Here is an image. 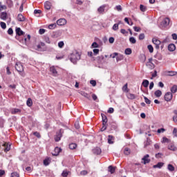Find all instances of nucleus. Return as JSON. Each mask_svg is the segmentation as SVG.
<instances>
[{
    "instance_id": "f257e3e1",
    "label": "nucleus",
    "mask_w": 177,
    "mask_h": 177,
    "mask_svg": "<svg viewBox=\"0 0 177 177\" xmlns=\"http://www.w3.org/2000/svg\"><path fill=\"white\" fill-rule=\"evenodd\" d=\"M81 59V55L80 53L75 51L71 55L70 60L73 64H75L78 60Z\"/></svg>"
},
{
    "instance_id": "f03ea898",
    "label": "nucleus",
    "mask_w": 177,
    "mask_h": 177,
    "mask_svg": "<svg viewBox=\"0 0 177 177\" xmlns=\"http://www.w3.org/2000/svg\"><path fill=\"white\" fill-rule=\"evenodd\" d=\"M15 69L17 70V71H18V73H19L21 77H25L26 73H24V68L23 67V65L21 64V63L17 62L15 64Z\"/></svg>"
},
{
    "instance_id": "7ed1b4c3",
    "label": "nucleus",
    "mask_w": 177,
    "mask_h": 177,
    "mask_svg": "<svg viewBox=\"0 0 177 177\" xmlns=\"http://www.w3.org/2000/svg\"><path fill=\"white\" fill-rule=\"evenodd\" d=\"M170 21L171 20L169 19V18L168 17L165 18L159 25L160 28H162V29L167 28V27L169 26Z\"/></svg>"
},
{
    "instance_id": "20e7f679",
    "label": "nucleus",
    "mask_w": 177,
    "mask_h": 177,
    "mask_svg": "<svg viewBox=\"0 0 177 177\" xmlns=\"http://www.w3.org/2000/svg\"><path fill=\"white\" fill-rule=\"evenodd\" d=\"M62 136H63V129H60L59 131L56 133L55 137V142H59L60 139H62Z\"/></svg>"
},
{
    "instance_id": "39448f33",
    "label": "nucleus",
    "mask_w": 177,
    "mask_h": 177,
    "mask_svg": "<svg viewBox=\"0 0 177 177\" xmlns=\"http://www.w3.org/2000/svg\"><path fill=\"white\" fill-rule=\"evenodd\" d=\"M152 42L156 45V49H160V45H161V41L157 39V38H153L152 39Z\"/></svg>"
},
{
    "instance_id": "423d86ee",
    "label": "nucleus",
    "mask_w": 177,
    "mask_h": 177,
    "mask_svg": "<svg viewBox=\"0 0 177 177\" xmlns=\"http://www.w3.org/2000/svg\"><path fill=\"white\" fill-rule=\"evenodd\" d=\"M172 93L171 92H167L165 93V100H166V102H171V100H172Z\"/></svg>"
},
{
    "instance_id": "0eeeda50",
    "label": "nucleus",
    "mask_w": 177,
    "mask_h": 177,
    "mask_svg": "<svg viewBox=\"0 0 177 177\" xmlns=\"http://www.w3.org/2000/svg\"><path fill=\"white\" fill-rule=\"evenodd\" d=\"M106 6H106V4L100 6V7L97 8V12H98L100 15H104V10H105Z\"/></svg>"
},
{
    "instance_id": "6e6552de",
    "label": "nucleus",
    "mask_w": 177,
    "mask_h": 177,
    "mask_svg": "<svg viewBox=\"0 0 177 177\" xmlns=\"http://www.w3.org/2000/svg\"><path fill=\"white\" fill-rule=\"evenodd\" d=\"M149 157H150V156H149V154H147L142 158V161H143L142 163H144L145 165L150 162V158H149Z\"/></svg>"
},
{
    "instance_id": "1a4fd4ad",
    "label": "nucleus",
    "mask_w": 177,
    "mask_h": 177,
    "mask_svg": "<svg viewBox=\"0 0 177 177\" xmlns=\"http://www.w3.org/2000/svg\"><path fill=\"white\" fill-rule=\"evenodd\" d=\"M67 21L65 19H59L57 21V24L58 26H64V24H66Z\"/></svg>"
},
{
    "instance_id": "9d476101",
    "label": "nucleus",
    "mask_w": 177,
    "mask_h": 177,
    "mask_svg": "<svg viewBox=\"0 0 177 177\" xmlns=\"http://www.w3.org/2000/svg\"><path fill=\"white\" fill-rule=\"evenodd\" d=\"M61 151H62V149L57 147L55 148L54 152L52 154L53 156H57L59 154H60Z\"/></svg>"
},
{
    "instance_id": "9b49d317",
    "label": "nucleus",
    "mask_w": 177,
    "mask_h": 177,
    "mask_svg": "<svg viewBox=\"0 0 177 177\" xmlns=\"http://www.w3.org/2000/svg\"><path fill=\"white\" fill-rule=\"evenodd\" d=\"M168 149L171 150V151H176L177 147L175 146V144L174 143H170L168 145Z\"/></svg>"
},
{
    "instance_id": "f8f14e48",
    "label": "nucleus",
    "mask_w": 177,
    "mask_h": 177,
    "mask_svg": "<svg viewBox=\"0 0 177 177\" xmlns=\"http://www.w3.org/2000/svg\"><path fill=\"white\" fill-rule=\"evenodd\" d=\"M93 154H96L97 156H99V154H101L102 149L100 147H95L93 149Z\"/></svg>"
},
{
    "instance_id": "ddd939ff",
    "label": "nucleus",
    "mask_w": 177,
    "mask_h": 177,
    "mask_svg": "<svg viewBox=\"0 0 177 177\" xmlns=\"http://www.w3.org/2000/svg\"><path fill=\"white\" fill-rule=\"evenodd\" d=\"M15 32L17 35H19V37L24 35V32H23V30H21V28H16Z\"/></svg>"
},
{
    "instance_id": "4468645a",
    "label": "nucleus",
    "mask_w": 177,
    "mask_h": 177,
    "mask_svg": "<svg viewBox=\"0 0 177 177\" xmlns=\"http://www.w3.org/2000/svg\"><path fill=\"white\" fill-rule=\"evenodd\" d=\"M50 71L55 77L57 75V71H56V68H55V66L50 67Z\"/></svg>"
},
{
    "instance_id": "2eb2a0df",
    "label": "nucleus",
    "mask_w": 177,
    "mask_h": 177,
    "mask_svg": "<svg viewBox=\"0 0 177 177\" xmlns=\"http://www.w3.org/2000/svg\"><path fill=\"white\" fill-rule=\"evenodd\" d=\"M3 146L5 147L4 148L5 153H8V151H9L10 150V145H9L8 143H4L3 145Z\"/></svg>"
},
{
    "instance_id": "dca6fc26",
    "label": "nucleus",
    "mask_w": 177,
    "mask_h": 177,
    "mask_svg": "<svg viewBox=\"0 0 177 177\" xmlns=\"http://www.w3.org/2000/svg\"><path fill=\"white\" fill-rule=\"evenodd\" d=\"M175 49H176V46H175V44H171L168 46V50H169V52H174Z\"/></svg>"
},
{
    "instance_id": "f3484780",
    "label": "nucleus",
    "mask_w": 177,
    "mask_h": 177,
    "mask_svg": "<svg viewBox=\"0 0 177 177\" xmlns=\"http://www.w3.org/2000/svg\"><path fill=\"white\" fill-rule=\"evenodd\" d=\"M0 19H1V20H6V19H8V13L5 12H1L0 15Z\"/></svg>"
},
{
    "instance_id": "a211bd4d",
    "label": "nucleus",
    "mask_w": 177,
    "mask_h": 177,
    "mask_svg": "<svg viewBox=\"0 0 177 177\" xmlns=\"http://www.w3.org/2000/svg\"><path fill=\"white\" fill-rule=\"evenodd\" d=\"M17 20H18V21H25L26 17H24V16H23V14H19L17 16Z\"/></svg>"
},
{
    "instance_id": "6ab92c4d",
    "label": "nucleus",
    "mask_w": 177,
    "mask_h": 177,
    "mask_svg": "<svg viewBox=\"0 0 177 177\" xmlns=\"http://www.w3.org/2000/svg\"><path fill=\"white\" fill-rule=\"evenodd\" d=\"M50 6H52V3L49 1H46L44 3V8L45 9H46L47 10H49L50 9Z\"/></svg>"
},
{
    "instance_id": "aec40b11",
    "label": "nucleus",
    "mask_w": 177,
    "mask_h": 177,
    "mask_svg": "<svg viewBox=\"0 0 177 177\" xmlns=\"http://www.w3.org/2000/svg\"><path fill=\"white\" fill-rule=\"evenodd\" d=\"M102 118V125H106L107 124V116L104 114H101Z\"/></svg>"
},
{
    "instance_id": "412c9836",
    "label": "nucleus",
    "mask_w": 177,
    "mask_h": 177,
    "mask_svg": "<svg viewBox=\"0 0 177 177\" xmlns=\"http://www.w3.org/2000/svg\"><path fill=\"white\" fill-rule=\"evenodd\" d=\"M108 171L109 172H110L111 174H114L115 172V167L110 165L108 167Z\"/></svg>"
},
{
    "instance_id": "4be33fe9",
    "label": "nucleus",
    "mask_w": 177,
    "mask_h": 177,
    "mask_svg": "<svg viewBox=\"0 0 177 177\" xmlns=\"http://www.w3.org/2000/svg\"><path fill=\"white\" fill-rule=\"evenodd\" d=\"M113 140H114V137H113V136H108V143L109 145H113V143H114V142Z\"/></svg>"
},
{
    "instance_id": "5701e85b",
    "label": "nucleus",
    "mask_w": 177,
    "mask_h": 177,
    "mask_svg": "<svg viewBox=\"0 0 177 177\" xmlns=\"http://www.w3.org/2000/svg\"><path fill=\"white\" fill-rule=\"evenodd\" d=\"M121 60H124V55L120 54L117 55L116 57V62H121Z\"/></svg>"
},
{
    "instance_id": "b1692460",
    "label": "nucleus",
    "mask_w": 177,
    "mask_h": 177,
    "mask_svg": "<svg viewBox=\"0 0 177 177\" xmlns=\"http://www.w3.org/2000/svg\"><path fill=\"white\" fill-rule=\"evenodd\" d=\"M149 80H144L142 83V85L144 88H147V86H149Z\"/></svg>"
},
{
    "instance_id": "393cba45",
    "label": "nucleus",
    "mask_w": 177,
    "mask_h": 177,
    "mask_svg": "<svg viewBox=\"0 0 177 177\" xmlns=\"http://www.w3.org/2000/svg\"><path fill=\"white\" fill-rule=\"evenodd\" d=\"M164 166V162H158L157 165H153V168H162Z\"/></svg>"
},
{
    "instance_id": "a878e982",
    "label": "nucleus",
    "mask_w": 177,
    "mask_h": 177,
    "mask_svg": "<svg viewBox=\"0 0 177 177\" xmlns=\"http://www.w3.org/2000/svg\"><path fill=\"white\" fill-rule=\"evenodd\" d=\"M154 95L156 97H160L161 95H162V92L160 90H157L155 91Z\"/></svg>"
},
{
    "instance_id": "bb28decb",
    "label": "nucleus",
    "mask_w": 177,
    "mask_h": 177,
    "mask_svg": "<svg viewBox=\"0 0 177 177\" xmlns=\"http://www.w3.org/2000/svg\"><path fill=\"white\" fill-rule=\"evenodd\" d=\"M82 96H84V97H86V99H88V100H91V95L85 92H82L81 93Z\"/></svg>"
},
{
    "instance_id": "cd10ccee",
    "label": "nucleus",
    "mask_w": 177,
    "mask_h": 177,
    "mask_svg": "<svg viewBox=\"0 0 177 177\" xmlns=\"http://www.w3.org/2000/svg\"><path fill=\"white\" fill-rule=\"evenodd\" d=\"M170 142L171 140L167 138V137H163L161 140V143H169Z\"/></svg>"
},
{
    "instance_id": "c85d7f7f",
    "label": "nucleus",
    "mask_w": 177,
    "mask_h": 177,
    "mask_svg": "<svg viewBox=\"0 0 177 177\" xmlns=\"http://www.w3.org/2000/svg\"><path fill=\"white\" fill-rule=\"evenodd\" d=\"M69 149H71V150H74L75 149H77V144H75V143L70 144Z\"/></svg>"
},
{
    "instance_id": "c756f323",
    "label": "nucleus",
    "mask_w": 177,
    "mask_h": 177,
    "mask_svg": "<svg viewBox=\"0 0 177 177\" xmlns=\"http://www.w3.org/2000/svg\"><path fill=\"white\" fill-rule=\"evenodd\" d=\"M124 154H125V156H129V154H131V149L125 148L124 150Z\"/></svg>"
},
{
    "instance_id": "7c9ffc66",
    "label": "nucleus",
    "mask_w": 177,
    "mask_h": 177,
    "mask_svg": "<svg viewBox=\"0 0 177 177\" xmlns=\"http://www.w3.org/2000/svg\"><path fill=\"white\" fill-rule=\"evenodd\" d=\"M167 169H169L170 171V172H172V171H175V167L172 165L169 164L167 166Z\"/></svg>"
},
{
    "instance_id": "2f4dec72",
    "label": "nucleus",
    "mask_w": 177,
    "mask_h": 177,
    "mask_svg": "<svg viewBox=\"0 0 177 177\" xmlns=\"http://www.w3.org/2000/svg\"><path fill=\"white\" fill-rule=\"evenodd\" d=\"M171 93H176L177 92V86L174 85L171 88Z\"/></svg>"
},
{
    "instance_id": "473e14b6",
    "label": "nucleus",
    "mask_w": 177,
    "mask_h": 177,
    "mask_svg": "<svg viewBox=\"0 0 177 177\" xmlns=\"http://www.w3.org/2000/svg\"><path fill=\"white\" fill-rule=\"evenodd\" d=\"M26 104L28 107H31V106H32V100H31V98H28L26 102Z\"/></svg>"
},
{
    "instance_id": "72a5a7b5",
    "label": "nucleus",
    "mask_w": 177,
    "mask_h": 177,
    "mask_svg": "<svg viewBox=\"0 0 177 177\" xmlns=\"http://www.w3.org/2000/svg\"><path fill=\"white\" fill-rule=\"evenodd\" d=\"M6 6L2 5V2H0V12H2V10H6Z\"/></svg>"
},
{
    "instance_id": "f704fd0d",
    "label": "nucleus",
    "mask_w": 177,
    "mask_h": 177,
    "mask_svg": "<svg viewBox=\"0 0 177 177\" xmlns=\"http://www.w3.org/2000/svg\"><path fill=\"white\" fill-rule=\"evenodd\" d=\"M49 164H50V160H49V158H46L44 160V165L46 167L49 165Z\"/></svg>"
},
{
    "instance_id": "c9c22d12",
    "label": "nucleus",
    "mask_w": 177,
    "mask_h": 177,
    "mask_svg": "<svg viewBox=\"0 0 177 177\" xmlns=\"http://www.w3.org/2000/svg\"><path fill=\"white\" fill-rule=\"evenodd\" d=\"M21 111L19 109H14L12 110V114H17V113H21Z\"/></svg>"
},
{
    "instance_id": "e433bc0d",
    "label": "nucleus",
    "mask_w": 177,
    "mask_h": 177,
    "mask_svg": "<svg viewBox=\"0 0 177 177\" xmlns=\"http://www.w3.org/2000/svg\"><path fill=\"white\" fill-rule=\"evenodd\" d=\"M125 55H131L132 53V49L126 48L124 50Z\"/></svg>"
},
{
    "instance_id": "4c0bfd02",
    "label": "nucleus",
    "mask_w": 177,
    "mask_h": 177,
    "mask_svg": "<svg viewBox=\"0 0 177 177\" xmlns=\"http://www.w3.org/2000/svg\"><path fill=\"white\" fill-rule=\"evenodd\" d=\"M147 48L149 50L150 53H153V52H154V48H153V46L151 45H148L147 46Z\"/></svg>"
},
{
    "instance_id": "58836bf2",
    "label": "nucleus",
    "mask_w": 177,
    "mask_h": 177,
    "mask_svg": "<svg viewBox=\"0 0 177 177\" xmlns=\"http://www.w3.org/2000/svg\"><path fill=\"white\" fill-rule=\"evenodd\" d=\"M127 97H128L129 99L133 100V99H135L136 97L135 96L134 94L129 93V94L127 95Z\"/></svg>"
},
{
    "instance_id": "ea45409f",
    "label": "nucleus",
    "mask_w": 177,
    "mask_h": 177,
    "mask_svg": "<svg viewBox=\"0 0 177 177\" xmlns=\"http://www.w3.org/2000/svg\"><path fill=\"white\" fill-rule=\"evenodd\" d=\"M48 28L50 30H53L55 28H56V24H51L48 26Z\"/></svg>"
},
{
    "instance_id": "a19ab883",
    "label": "nucleus",
    "mask_w": 177,
    "mask_h": 177,
    "mask_svg": "<svg viewBox=\"0 0 177 177\" xmlns=\"http://www.w3.org/2000/svg\"><path fill=\"white\" fill-rule=\"evenodd\" d=\"M118 24H115L112 27V30H113V31H117L118 30Z\"/></svg>"
},
{
    "instance_id": "79ce46f5",
    "label": "nucleus",
    "mask_w": 177,
    "mask_h": 177,
    "mask_svg": "<svg viewBox=\"0 0 177 177\" xmlns=\"http://www.w3.org/2000/svg\"><path fill=\"white\" fill-rule=\"evenodd\" d=\"M129 41L131 44H136V39H135L133 37H130Z\"/></svg>"
},
{
    "instance_id": "37998d69",
    "label": "nucleus",
    "mask_w": 177,
    "mask_h": 177,
    "mask_svg": "<svg viewBox=\"0 0 177 177\" xmlns=\"http://www.w3.org/2000/svg\"><path fill=\"white\" fill-rule=\"evenodd\" d=\"M93 52L94 56H96V55H99L100 50L97 48H95L93 50Z\"/></svg>"
},
{
    "instance_id": "c03bdc74",
    "label": "nucleus",
    "mask_w": 177,
    "mask_h": 177,
    "mask_svg": "<svg viewBox=\"0 0 177 177\" xmlns=\"http://www.w3.org/2000/svg\"><path fill=\"white\" fill-rule=\"evenodd\" d=\"M145 102L147 104H150L151 103V100H149L147 97H144Z\"/></svg>"
},
{
    "instance_id": "a18cd8bd",
    "label": "nucleus",
    "mask_w": 177,
    "mask_h": 177,
    "mask_svg": "<svg viewBox=\"0 0 177 177\" xmlns=\"http://www.w3.org/2000/svg\"><path fill=\"white\" fill-rule=\"evenodd\" d=\"M0 26L3 30L6 28V24L5 22H0Z\"/></svg>"
},
{
    "instance_id": "49530a36",
    "label": "nucleus",
    "mask_w": 177,
    "mask_h": 177,
    "mask_svg": "<svg viewBox=\"0 0 177 177\" xmlns=\"http://www.w3.org/2000/svg\"><path fill=\"white\" fill-rule=\"evenodd\" d=\"M140 9L141 12H146L147 10L146 7L142 4L140 6Z\"/></svg>"
},
{
    "instance_id": "de8ad7c7",
    "label": "nucleus",
    "mask_w": 177,
    "mask_h": 177,
    "mask_svg": "<svg viewBox=\"0 0 177 177\" xmlns=\"http://www.w3.org/2000/svg\"><path fill=\"white\" fill-rule=\"evenodd\" d=\"M165 132V129L161 128L157 130L158 133H164Z\"/></svg>"
},
{
    "instance_id": "09e8293b",
    "label": "nucleus",
    "mask_w": 177,
    "mask_h": 177,
    "mask_svg": "<svg viewBox=\"0 0 177 177\" xmlns=\"http://www.w3.org/2000/svg\"><path fill=\"white\" fill-rule=\"evenodd\" d=\"M11 177H20V175L17 172H13L11 174Z\"/></svg>"
},
{
    "instance_id": "8fccbe9b",
    "label": "nucleus",
    "mask_w": 177,
    "mask_h": 177,
    "mask_svg": "<svg viewBox=\"0 0 177 177\" xmlns=\"http://www.w3.org/2000/svg\"><path fill=\"white\" fill-rule=\"evenodd\" d=\"M8 35H13V29L12 28H10L8 30Z\"/></svg>"
},
{
    "instance_id": "3c124183",
    "label": "nucleus",
    "mask_w": 177,
    "mask_h": 177,
    "mask_svg": "<svg viewBox=\"0 0 177 177\" xmlns=\"http://www.w3.org/2000/svg\"><path fill=\"white\" fill-rule=\"evenodd\" d=\"M33 135H34L35 136H36V138H38V139H39V138H41V134H39V133L37 132V131L34 132V133H33Z\"/></svg>"
},
{
    "instance_id": "603ef678",
    "label": "nucleus",
    "mask_w": 177,
    "mask_h": 177,
    "mask_svg": "<svg viewBox=\"0 0 177 177\" xmlns=\"http://www.w3.org/2000/svg\"><path fill=\"white\" fill-rule=\"evenodd\" d=\"M116 56H118V53H113V54L110 55V57H112V59H115Z\"/></svg>"
},
{
    "instance_id": "864d4df0",
    "label": "nucleus",
    "mask_w": 177,
    "mask_h": 177,
    "mask_svg": "<svg viewBox=\"0 0 177 177\" xmlns=\"http://www.w3.org/2000/svg\"><path fill=\"white\" fill-rule=\"evenodd\" d=\"M91 48H99V44L96 42H93L91 45Z\"/></svg>"
},
{
    "instance_id": "5fc2aeb1",
    "label": "nucleus",
    "mask_w": 177,
    "mask_h": 177,
    "mask_svg": "<svg viewBox=\"0 0 177 177\" xmlns=\"http://www.w3.org/2000/svg\"><path fill=\"white\" fill-rule=\"evenodd\" d=\"M133 30H134V31H136V32H140L141 28H139V27H138V26H134V27H133Z\"/></svg>"
},
{
    "instance_id": "6e6d98bb",
    "label": "nucleus",
    "mask_w": 177,
    "mask_h": 177,
    "mask_svg": "<svg viewBox=\"0 0 177 177\" xmlns=\"http://www.w3.org/2000/svg\"><path fill=\"white\" fill-rule=\"evenodd\" d=\"M120 32L122 34H123L124 35H126V34H128V31H127V30H125V29H121Z\"/></svg>"
},
{
    "instance_id": "4d7b16f0",
    "label": "nucleus",
    "mask_w": 177,
    "mask_h": 177,
    "mask_svg": "<svg viewBox=\"0 0 177 177\" xmlns=\"http://www.w3.org/2000/svg\"><path fill=\"white\" fill-rule=\"evenodd\" d=\"M58 46H59V48H63V46H64V41H59L58 43Z\"/></svg>"
},
{
    "instance_id": "13d9d810",
    "label": "nucleus",
    "mask_w": 177,
    "mask_h": 177,
    "mask_svg": "<svg viewBox=\"0 0 177 177\" xmlns=\"http://www.w3.org/2000/svg\"><path fill=\"white\" fill-rule=\"evenodd\" d=\"M62 176H64V177H66L68 176V172L66 171H64L62 174Z\"/></svg>"
},
{
    "instance_id": "bf43d9fd",
    "label": "nucleus",
    "mask_w": 177,
    "mask_h": 177,
    "mask_svg": "<svg viewBox=\"0 0 177 177\" xmlns=\"http://www.w3.org/2000/svg\"><path fill=\"white\" fill-rule=\"evenodd\" d=\"M114 41H115V39H114V37H111L109 39V44H114Z\"/></svg>"
},
{
    "instance_id": "052dcab7",
    "label": "nucleus",
    "mask_w": 177,
    "mask_h": 177,
    "mask_svg": "<svg viewBox=\"0 0 177 177\" xmlns=\"http://www.w3.org/2000/svg\"><path fill=\"white\" fill-rule=\"evenodd\" d=\"M45 31H46L45 29H39V34H40V35H42L45 34Z\"/></svg>"
},
{
    "instance_id": "680f3d73",
    "label": "nucleus",
    "mask_w": 177,
    "mask_h": 177,
    "mask_svg": "<svg viewBox=\"0 0 177 177\" xmlns=\"http://www.w3.org/2000/svg\"><path fill=\"white\" fill-rule=\"evenodd\" d=\"M163 154L162 153H158L156 154V158H161V156H162Z\"/></svg>"
},
{
    "instance_id": "e2e57ef3",
    "label": "nucleus",
    "mask_w": 177,
    "mask_h": 177,
    "mask_svg": "<svg viewBox=\"0 0 177 177\" xmlns=\"http://www.w3.org/2000/svg\"><path fill=\"white\" fill-rule=\"evenodd\" d=\"M145 38V33H141L139 35V39L142 41Z\"/></svg>"
},
{
    "instance_id": "0e129e2a",
    "label": "nucleus",
    "mask_w": 177,
    "mask_h": 177,
    "mask_svg": "<svg viewBox=\"0 0 177 177\" xmlns=\"http://www.w3.org/2000/svg\"><path fill=\"white\" fill-rule=\"evenodd\" d=\"M173 135H174V136H176V138H177V129L176 128L174 129Z\"/></svg>"
},
{
    "instance_id": "69168bd1",
    "label": "nucleus",
    "mask_w": 177,
    "mask_h": 177,
    "mask_svg": "<svg viewBox=\"0 0 177 177\" xmlns=\"http://www.w3.org/2000/svg\"><path fill=\"white\" fill-rule=\"evenodd\" d=\"M116 10H118V12H121V10H122V7H121V6H117L115 7Z\"/></svg>"
},
{
    "instance_id": "338daca9",
    "label": "nucleus",
    "mask_w": 177,
    "mask_h": 177,
    "mask_svg": "<svg viewBox=\"0 0 177 177\" xmlns=\"http://www.w3.org/2000/svg\"><path fill=\"white\" fill-rule=\"evenodd\" d=\"M90 84L93 86H96V82L95 80H91Z\"/></svg>"
},
{
    "instance_id": "774afa93",
    "label": "nucleus",
    "mask_w": 177,
    "mask_h": 177,
    "mask_svg": "<svg viewBox=\"0 0 177 177\" xmlns=\"http://www.w3.org/2000/svg\"><path fill=\"white\" fill-rule=\"evenodd\" d=\"M173 121L177 124V115L173 116Z\"/></svg>"
}]
</instances>
